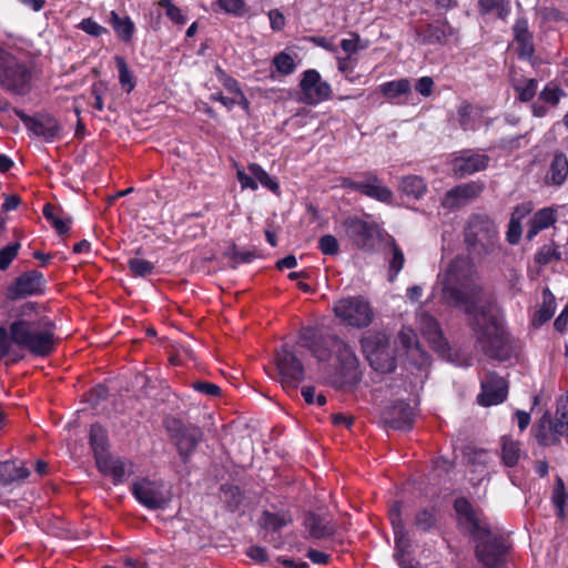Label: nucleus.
Segmentation results:
<instances>
[{"mask_svg":"<svg viewBox=\"0 0 568 568\" xmlns=\"http://www.w3.org/2000/svg\"><path fill=\"white\" fill-rule=\"evenodd\" d=\"M342 226L347 239L358 250L373 252L381 241L382 230L376 222L364 221L357 216L346 217Z\"/></svg>","mask_w":568,"mask_h":568,"instance_id":"9d476101","label":"nucleus"},{"mask_svg":"<svg viewBox=\"0 0 568 568\" xmlns=\"http://www.w3.org/2000/svg\"><path fill=\"white\" fill-rule=\"evenodd\" d=\"M488 161L489 158L485 154H473L457 159L454 164V170L460 176H465L486 169Z\"/></svg>","mask_w":568,"mask_h":568,"instance_id":"a878e982","label":"nucleus"},{"mask_svg":"<svg viewBox=\"0 0 568 568\" xmlns=\"http://www.w3.org/2000/svg\"><path fill=\"white\" fill-rule=\"evenodd\" d=\"M455 34V29L447 20L428 23L417 30L418 38L426 44H443L446 42L447 38L454 37Z\"/></svg>","mask_w":568,"mask_h":568,"instance_id":"412c9836","label":"nucleus"},{"mask_svg":"<svg viewBox=\"0 0 568 568\" xmlns=\"http://www.w3.org/2000/svg\"><path fill=\"white\" fill-rule=\"evenodd\" d=\"M159 4L165 10V14L176 24L183 26L186 23V17L182 13L181 9L174 6L172 0H159Z\"/></svg>","mask_w":568,"mask_h":568,"instance_id":"49530a36","label":"nucleus"},{"mask_svg":"<svg viewBox=\"0 0 568 568\" xmlns=\"http://www.w3.org/2000/svg\"><path fill=\"white\" fill-rule=\"evenodd\" d=\"M44 280L41 272L31 270L19 275L7 288L6 296L17 301L42 292Z\"/></svg>","mask_w":568,"mask_h":568,"instance_id":"dca6fc26","label":"nucleus"},{"mask_svg":"<svg viewBox=\"0 0 568 568\" xmlns=\"http://www.w3.org/2000/svg\"><path fill=\"white\" fill-rule=\"evenodd\" d=\"M551 183L561 185L568 175V159L566 154L559 152L554 155L549 169Z\"/></svg>","mask_w":568,"mask_h":568,"instance_id":"c756f323","label":"nucleus"},{"mask_svg":"<svg viewBox=\"0 0 568 568\" xmlns=\"http://www.w3.org/2000/svg\"><path fill=\"white\" fill-rule=\"evenodd\" d=\"M515 90L518 92V99L521 102H529L534 99L537 91V80L526 79L524 85H516Z\"/></svg>","mask_w":568,"mask_h":568,"instance_id":"603ef678","label":"nucleus"},{"mask_svg":"<svg viewBox=\"0 0 568 568\" xmlns=\"http://www.w3.org/2000/svg\"><path fill=\"white\" fill-rule=\"evenodd\" d=\"M132 495L150 510L165 509L173 498L172 485L162 479L141 478L131 487Z\"/></svg>","mask_w":568,"mask_h":568,"instance_id":"6e6552de","label":"nucleus"},{"mask_svg":"<svg viewBox=\"0 0 568 568\" xmlns=\"http://www.w3.org/2000/svg\"><path fill=\"white\" fill-rule=\"evenodd\" d=\"M513 31L516 42L532 40V33L529 31L526 18H518L513 27Z\"/></svg>","mask_w":568,"mask_h":568,"instance_id":"864d4df0","label":"nucleus"},{"mask_svg":"<svg viewBox=\"0 0 568 568\" xmlns=\"http://www.w3.org/2000/svg\"><path fill=\"white\" fill-rule=\"evenodd\" d=\"M128 266L134 275L142 277L150 275L154 270V265L151 262L136 257L130 258Z\"/></svg>","mask_w":568,"mask_h":568,"instance_id":"a18cd8bd","label":"nucleus"},{"mask_svg":"<svg viewBox=\"0 0 568 568\" xmlns=\"http://www.w3.org/2000/svg\"><path fill=\"white\" fill-rule=\"evenodd\" d=\"M382 93L387 98H396L410 92V82L407 79L389 81L381 87Z\"/></svg>","mask_w":568,"mask_h":568,"instance_id":"79ce46f5","label":"nucleus"},{"mask_svg":"<svg viewBox=\"0 0 568 568\" xmlns=\"http://www.w3.org/2000/svg\"><path fill=\"white\" fill-rule=\"evenodd\" d=\"M384 424L396 430H410L414 425V410L405 400L397 399L382 412Z\"/></svg>","mask_w":568,"mask_h":568,"instance_id":"f3484780","label":"nucleus"},{"mask_svg":"<svg viewBox=\"0 0 568 568\" xmlns=\"http://www.w3.org/2000/svg\"><path fill=\"white\" fill-rule=\"evenodd\" d=\"M31 68L11 52L0 48V88L14 97H24L32 91Z\"/></svg>","mask_w":568,"mask_h":568,"instance_id":"39448f33","label":"nucleus"},{"mask_svg":"<svg viewBox=\"0 0 568 568\" xmlns=\"http://www.w3.org/2000/svg\"><path fill=\"white\" fill-rule=\"evenodd\" d=\"M304 526L310 536L315 539H324L335 534V525L325 516L315 513H307L304 518Z\"/></svg>","mask_w":568,"mask_h":568,"instance_id":"4be33fe9","label":"nucleus"},{"mask_svg":"<svg viewBox=\"0 0 568 568\" xmlns=\"http://www.w3.org/2000/svg\"><path fill=\"white\" fill-rule=\"evenodd\" d=\"M30 475L28 468L18 465L14 460L0 463V485L9 486L16 481L24 480Z\"/></svg>","mask_w":568,"mask_h":568,"instance_id":"393cba45","label":"nucleus"},{"mask_svg":"<svg viewBox=\"0 0 568 568\" xmlns=\"http://www.w3.org/2000/svg\"><path fill=\"white\" fill-rule=\"evenodd\" d=\"M434 80L430 77H423L417 80L415 90L423 97H429L433 92Z\"/></svg>","mask_w":568,"mask_h":568,"instance_id":"69168bd1","label":"nucleus"},{"mask_svg":"<svg viewBox=\"0 0 568 568\" xmlns=\"http://www.w3.org/2000/svg\"><path fill=\"white\" fill-rule=\"evenodd\" d=\"M44 307L37 302H26L12 310L16 320L7 329L0 326V359L10 357V362L17 363L22 358L12 345L27 349L36 356H48L54 349V323L41 315Z\"/></svg>","mask_w":568,"mask_h":568,"instance_id":"f03ea898","label":"nucleus"},{"mask_svg":"<svg viewBox=\"0 0 568 568\" xmlns=\"http://www.w3.org/2000/svg\"><path fill=\"white\" fill-rule=\"evenodd\" d=\"M565 95V92L559 87H550L547 85L545 89L540 92V100H542L546 103H549L551 105H557L559 103L560 98Z\"/></svg>","mask_w":568,"mask_h":568,"instance_id":"4d7b16f0","label":"nucleus"},{"mask_svg":"<svg viewBox=\"0 0 568 568\" xmlns=\"http://www.w3.org/2000/svg\"><path fill=\"white\" fill-rule=\"evenodd\" d=\"M454 510L456 513L458 530L475 544L487 537L491 531L483 511L475 508L467 498H456L454 500Z\"/></svg>","mask_w":568,"mask_h":568,"instance_id":"0eeeda50","label":"nucleus"},{"mask_svg":"<svg viewBox=\"0 0 568 568\" xmlns=\"http://www.w3.org/2000/svg\"><path fill=\"white\" fill-rule=\"evenodd\" d=\"M556 303H555V296L550 292L549 288H545L542 291V305L541 307L536 312L532 323L535 326H540L548 322L555 313Z\"/></svg>","mask_w":568,"mask_h":568,"instance_id":"c85d7f7f","label":"nucleus"},{"mask_svg":"<svg viewBox=\"0 0 568 568\" xmlns=\"http://www.w3.org/2000/svg\"><path fill=\"white\" fill-rule=\"evenodd\" d=\"M318 248L324 255L334 256L339 252V244L334 235L325 234L318 240Z\"/></svg>","mask_w":568,"mask_h":568,"instance_id":"09e8293b","label":"nucleus"},{"mask_svg":"<svg viewBox=\"0 0 568 568\" xmlns=\"http://www.w3.org/2000/svg\"><path fill=\"white\" fill-rule=\"evenodd\" d=\"M521 236V225L518 219L511 216L509 224H508V231H507V241L510 244H517Z\"/></svg>","mask_w":568,"mask_h":568,"instance_id":"680f3d73","label":"nucleus"},{"mask_svg":"<svg viewBox=\"0 0 568 568\" xmlns=\"http://www.w3.org/2000/svg\"><path fill=\"white\" fill-rule=\"evenodd\" d=\"M548 424H551V418L548 413H545L540 418L535 433V437L541 446H549V436L551 435V432L549 433L547 430L549 428Z\"/></svg>","mask_w":568,"mask_h":568,"instance_id":"c03bdc74","label":"nucleus"},{"mask_svg":"<svg viewBox=\"0 0 568 568\" xmlns=\"http://www.w3.org/2000/svg\"><path fill=\"white\" fill-rule=\"evenodd\" d=\"M291 521L290 517L284 514L271 513L268 510H264L258 520L260 525L266 529L272 531H278L284 526H286Z\"/></svg>","mask_w":568,"mask_h":568,"instance_id":"c9c22d12","label":"nucleus"},{"mask_svg":"<svg viewBox=\"0 0 568 568\" xmlns=\"http://www.w3.org/2000/svg\"><path fill=\"white\" fill-rule=\"evenodd\" d=\"M21 245L19 242L12 243L0 250V271H6L18 255Z\"/></svg>","mask_w":568,"mask_h":568,"instance_id":"de8ad7c7","label":"nucleus"},{"mask_svg":"<svg viewBox=\"0 0 568 568\" xmlns=\"http://www.w3.org/2000/svg\"><path fill=\"white\" fill-rule=\"evenodd\" d=\"M424 334L437 352L445 353L447 351L448 343L443 335L439 323L434 317L429 316L425 320Z\"/></svg>","mask_w":568,"mask_h":568,"instance_id":"bb28decb","label":"nucleus"},{"mask_svg":"<svg viewBox=\"0 0 568 568\" xmlns=\"http://www.w3.org/2000/svg\"><path fill=\"white\" fill-rule=\"evenodd\" d=\"M333 311L342 323L357 328L367 327L374 320L369 303L362 296L341 298Z\"/></svg>","mask_w":568,"mask_h":568,"instance_id":"9b49d317","label":"nucleus"},{"mask_svg":"<svg viewBox=\"0 0 568 568\" xmlns=\"http://www.w3.org/2000/svg\"><path fill=\"white\" fill-rule=\"evenodd\" d=\"M270 23L271 28L274 31H281L285 26V18L284 14L277 10L273 9L268 12Z\"/></svg>","mask_w":568,"mask_h":568,"instance_id":"338daca9","label":"nucleus"},{"mask_svg":"<svg viewBox=\"0 0 568 568\" xmlns=\"http://www.w3.org/2000/svg\"><path fill=\"white\" fill-rule=\"evenodd\" d=\"M415 526L417 529L427 532L436 527L437 517L434 509L423 508L415 515Z\"/></svg>","mask_w":568,"mask_h":568,"instance_id":"a19ab883","label":"nucleus"},{"mask_svg":"<svg viewBox=\"0 0 568 568\" xmlns=\"http://www.w3.org/2000/svg\"><path fill=\"white\" fill-rule=\"evenodd\" d=\"M498 230L494 220L485 213H473L464 226V242L469 254L485 257L498 247Z\"/></svg>","mask_w":568,"mask_h":568,"instance_id":"20e7f679","label":"nucleus"},{"mask_svg":"<svg viewBox=\"0 0 568 568\" xmlns=\"http://www.w3.org/2000/svg\"><path fill=\"white\" fill-rule=\"evenodd\" d=\"M273 63L275 64L276 70L285 75L293 73L295 70L294 60L286 52H281L277 55H275Z\"/></svg>","mask_w":568,"mask_h":568,"instance_id":"8fccbe9b","label":"nucleus"},{"mask_svg":"<svg viewBox=\"0 0 568 568\" xmlns=\"http://www.w3.org/2000/svg\"><path fill=\"white\" fill-rule=\"evenodd\" d=\"M478 7L483 14L496 11L497 17L501 20H506L510 12L509 0H478Z\"/></svg>","mask_w":568,"mask_h":568,"instance_id":"f704fd0d","label":"nucleus"},{"mask_svg":"<svg viewBox=\"0 0 568 568\" xmlns=\"http://www.w3.org/2000/svg\"><path fill=\"white\" fill-rule=\"evenodd\" d=\"M110 20L119 38L129 42L134 32V24L131 19L129 17L121 18L115 11H111Z\"/></svg>","mask_w":568,"mask_h":568,"instance_id":"72a5a7b5","label":"nucleus"},{"mask_svg":"<svg viewBox=\"0 0 568 568\" xmlns=\"http://www.w3.org/2000/svg\"><path fill=\"white\" fill-rule=\"evenodd\" d=\"M320 335L312 326L303 327L300 332L301 345L310 351V345L314 344Z\"/></svg>","mask_w":568,"mask_h":568,"instance_id":"052dcab7","label":"nucleus"},{"mask_svg":"<svg viewBox=\"0 0 568 568\" xmlns=\"http://www.w3.org/2000/svg\"><path fill=\"white\" fill-rule=\"evenodd\" d=\"M474 106L468 102H463L457 110V120L463 130H468L473 123Z\"/></svg>","mask_w":568,"mask_h":568,"instance_id":"5fc2aeb1","label":"nucleus"},{"mask_svg":"<svg viewBox=\"0 0 568 568\" xmlns=\"http://www.w3.org/2000/svg\"><path fill=\"white\" fill-rule=\"evenodd\" d=\"M508 549L507 539L490 531L487 537L475 544V556L486 568H499L506 561Z\"/></svg>","mask_w":568,"mask_h":568,"instance_id":"ddd939ff","label":"nucleus"},{"mask_svg":"<svg viewBox=\"0 0 568 568\" xmlns=\"http://www.w3.org/2000/svg\"><path fill=\"white\" fill-rule=\"evenodd\" d=\"M246 555L251 559H253L254 561L260 562V564L266 562L268 559L266 549L261 546H251L247 549Z\"/></svg>","mask_w":568,"mask_h":568,"instance_id":"774afa93","label":"nucleus"},{"mask_svg":"<svg viewBox=\"0 0 568 568\" xmlns=\"http://www.w3.org/2000/svg\"><path fill=\"white\" fill-rule=\"evenodd\" d=\"M311 354L320 362H327L334 354L336 365L328 377L332 387L353 392L362 379L359 361L351 345L337 335L321 334L316 342L310 345Z\"/></svg>","mask_w":568,"mask_h":568,"instance_id":"7ed1b4c3","label":"nucleus"},{"mask_svg":"<svg viewBox=\"0 0 568 568\" xmlns=\"http://www.w3.org/2000/svg\"><path fill=\"white\" fill-rule=\"evenodd\" d=\"M440 284L442 300L468 316L476 343L486 356L499 362L517 356V343L505 329L497 303L493 300L480 303L481 287L474 282L473 265L467 258H454Z\"/></svg>","mask_w":568,"mask_h":568,"instance_id":"f257e3e1","label":"nucleus"},{"mask_svg":"<svg viewBox=\"0 0 568 568\" xmlns=\"http://www.w3.org/2000/svg\"><path fill=\"white\" fill-rule=\"evenodd\" d=\"M109 396V389L106 386L99 384L95 387H93L90 392V402L92 405L97 406L102 400H105Z\"/></svg>","mask_w":568,"mask_h":568,"instance_id":"e2e57ef3","label":"nucleus"},{"mask_svg":"<svg viewBox=\"0 0 568 568\" xmlns=\"http://www.w3.org/2000/svg\"><path fill=\"white\" fill-rule=\"evenodd\" d=\"M219 4L227 13L241 17L244 14V1L243 0H219Z\"/></svg>","mask_w":568,"mask_h":568,"instance_id":"13d9d810","label":"nucleus"},{"mask_svg":"<svg viewBox=\"0 0 568 568\" xmlns=\"http://www.w3.org/2000/svg\"><path fill=\"white\" fill-rule=\"evenodd\" d=\"M275 365L283 387L295 389L305 379L304 365L287 344L276 351Z\"/></svg>","mask_w":568,"mask_h":568,"instance_id":"f8f14e48","label":"nucleus"},{"mask_svg":"<svg viewBox=\"0 0 568 568\" xmlns=\"http://www.w3.org/2000/svg\"><path fill=\"white\" fill-rule=\"evenodd\" d=\"M500 458L506 467H515L520 458V444L509 436H503Z\"/></svg>","mask_w":568,"mask_h":568,"instance_id":"cd10ccee","label":"nucleus"},{"mask_svg":"<svg viewBox=\"0 0 568 568\" xmlns=\"http://www.w3.org/2000/svg\"><path fill=\"white\" fill-rule=\"evenodd\" d=\"M217 74L220 75V79L223 82V85L230 91L235 94H241V89L239 87V83L235 79L229 77L220 67H216Z\"/></svg>","mask_w":568,"mask_h":568,"instance_id":"0e129e2a","label":"nucleus"},{"mask_svg":"<svg viewBox=\"0 0 568 568\" xmlns=\"http://www.w3.org/2000/svg\"><path fill=\"white\" fill-rule=\"evenodd\" d=\"M363 194L384 203H390L393 199V192L390 189L383 185L378 176L373 173L365 174Z\"/></svg>","mask_w":568,"mask_h":568,"instance_id":"b1692460","label":"nucleus"},{"mask_svg":"<svg viewBox=\"0 0 568 568\" xmlns=\"http://www.w3.org/2000/svg\"><path fill=\"white\" fill-rule=\"evenodd\" d=\"M89 440L94 455L108 452V432L101 424L95 423L91 425Z\"/></svg>","mask_w":568,"mask_h":568,"instance_id":"7c9ffc66","label":"nucleus"},{"mask_svg":"<svg viewBox=\"0 0 568 568\" xmlns=\"http://www.w3.org/2000/svg\"><path fill=\"white\" fill-rule=\"evenodd\" d=\"M551 499L558 510L557 516L564 518L568 493L566 491L565 483L560 476L556 477Z\"/></svg>","mask_w":568,"mask_h":568,"instance_id":"e433bc0d","label":"nucleus"},{"mask_svg":"<svg viewBox=\"0 0 568 568\" xmlns=\"http://www.w3.org/2000/svg\"><path fill=\"white\" fill-rule=\"evenodd\" d=\"M399 189L405 195L419 199L426 192L427 186L420 176L407 175L402 178Z\"/></svg>","mask_w":568,"mask_h":568,"instance_id":"2f4dec72","label":"nucleus"},{"mask_svg":"<svg viewBox=\"0 0 568 568\" xmlns=\"http://www.w3.org/2000/svg\"><path fill=\"white\" fill-rule=\"evenodd\" d=\"M300 88L304 94L303 101L311 105L328 99L332 93L331 85L322 81L321 74L314 69L306 70L303 73Z\"/></svg>","mask_w":568,"mask_h":568,"instance_id":"a211bd4d","label":"nucleus"},{"mask_svg":"<svg viewBox=\"0 0 568 568\" xmlns=\"http://www.w3.org/2000/svg\"><path fill=\"white\" fill-rule=\"evenodd\" d=\"M248 171L251 175L255 178L264 187L271 190L274 194L280 193L278 183L270 176V174L257 163H251L248 165Z\"/></svg>","mask_w":568,"mask_h":568,"instance_id":"58836bf2","label":"nucleus"},{"mask_svg":"<svg viewBox=\"0 0 568 568\" xmlns=\"http://www.w3.org/2000/svg\"><path fill=\"white\" fill-rule=\"evenodd\" d=\"M557 221L556 210L544 207L538 210L529 221L526 237L531 241L540 231L551 226Z\"/></svg>","mask_w":568,"mask_h":568,"instance_id":"5701e85b","label":"nucleus"},{"mask_svg":"<svg viewBox=\"0 0 568 568\" xmlns=\"http://www.w3.org/2000/svg\"><path fill=\"white\" fill-rule=\"evenodd\" d=\"M163 425L176 447L182 462L184 464L189 463L191 456L204 438L203 430L199 426L185 423L176 417H166Z\"/></svg>","mask_w":568,"mask_h":568,"instance_id":"423d86ee","label":"nucleus"},{"mask_svg":"<svg viewBox=\"0 0 568 568\" xmlns=\"http://www.w3.org/2000/svg\"><path fill=\"white\" fill-rule=\"evenodd\" d=\"M389 515L395 535L394 557L398 565L400 566V568H415L412 565V560L406 558V555H408V549L410 547V539L407 536V532L400 519L399 503L395 504V506L390 509Z\"/></svg>","mask_w":568,"mask_h":568,"instance_id":"aec40b11","label":"nucleus"},{"mask_svg":"<svg viewBox=\"0 0 568 568\" xmlns=\"http://www.w3.org/2000/svg\"><path fill=\"white\" fill-rule=\"evenodd\" d=\"M560 252L552 245H544L535 256V262L539 265H546L552 260H560Z\"/></svg>","mask_w":568,"mask_h":568,"instance_id":"3c124183","label":"nucleus"},{"mask_svg":"<svg viewBox=\"0 0 568 568\" xmlns=\"http://www.w3.org/2000/svg\"><path fill=\"white\" fill-rule=\"evenodd\" d=\"M222 499L230 511H235L242 504V491L237 486L222 485L221 486Z\"/></svg>","mask_w":568,"mask_h":568,"instance_id":"4c0bfd02","label":"nucleus"},{"mask_svg":"<svg viewBox=\"0 0 568 568\" xmlns=\"http://www.w3.org/2000/svg\"><path fill=\"white\" fill-rule=\"evenodd\" d=\"M13 112L20 118L29 131L47 141H52L61 131L58 121L48 113H37L31 116L17 108H13Z\"/></svg>","mask_w":568,"mask_h":568,"instance_id":"2eb2a0df","label":"nucleus"},{"mask_svg":"<svg viewBox=\"0 0 568 568\" xmlns=\"http://www.w3.org/2000/svg\"><path fill=\"white\" fill-rule=\"evenodd\" d=\"M507 381L491 372L481 382V393L478 395L477 402L485 407L498 405L507 398Z\"/></svg>","mask_w":568,"mask_h":568,"instance_id":"6ab92c4d","label":"nucleus"},{"mask_svg":"<svg viewBox=\"0 0 568 568\" xmlns=\"http://www.w3.org/2000/svg\"><path fill=\"white\" fill-rule=\"evenodd\" d=\"M54 210L55 207L52 204L47 203L43 207V215L48 221L51 222L52 226L55 229L59 235H64L69 232V225L72 220L71 217L62 220L61 217L55 215Z\"/></svg>","mask_w":568,"mask_h":568,"instance_id":"ea45409f","label":"nucleus"},{"mask_svg":"<svg viewBox=\"0 0 568 568\" xmlns=\"http://www.w3.org/2000/svg\"><path fill=\"white\" fill-rule=\"evenodd\" d=\"M484 190L485 184L480 181H470L456 185L444 194L442 206L449 211L459 210L478 199Z\"/></svg>","mask_w":568,"mask_h":568,"instance_id":"4468645a","label":"nucleus"},{"mask_svg":"<svg viewBox=\"0 0 568 568\" xmlns=\"http://www.w3.org/2000/svg\"><path fill=\"white\" fill-rule=\"evenodd\" d=\"M115 62H116V67L119 70V81H120L122 88L128 93H130L135 87L134 77L132 75L131 71L129 70V67L123 57L116 55Z\"/></svg>","mask_w":568,"mask_h":568,"instance_id":"37998d69","label":"nucleus"},{"mask_svg":"<svg viewBox=\"0 0 568 568\" xmlns=\"http://www.w3.org/2000/svg\"><path fill=\"white\" fill-rule=\"evenodd\" d=\"M79 27L88 34L93 37H100L102 33H106L108 29L98 24L91 18L83 19Z\"/></svg>","mask_w":568,"mask_h":568,"instance_id":"bf43d9fd","label":"nucleus"},{"mask_svg":"<svg viewBox=\"0 0 568 568\" xmlns=\"http://www.w3.org/2000/svg\"><path fill=\"white\" fill-rule=\"evenodd\" d=\"M363 351L371 367L379 373L389 374L396 369L395 349L386 333H373L363 339Z\"/></svg>","mask_w":568,"mask_h":568,"instance_id":"1a4fd4ad","label":"nucleus"},{"mask_svg":"<svg viewBox=\"0 0 568 568\" xmlns=\"http://www.w3.org/2000/svg\"><path fill=\"white\" fill-rule=\"evenodd\" d=\"M389 248L392 256L388 260V281L394 282L398 273L402 271L405 256L400 247L397 245L394 239L389 242Z\"/></svg>","mask_w":568,"mask_h":568,"instance_id":"473e14b6","label":"nucleus"},{"mask_svg":"<svg viewBox=\"0 0 568 568\" xmlns=\"http://www.w3.org/2000/svg\"><path fill=\"white\" fill-rule=\"evenodd\" d=\"M192 388L200 394L209 397H217L221 395V388L216 384L206 381H195L191 384Z\"/></svg>","mask_w":568,"mask_h":568,"instance_id":"6e6d98bb","label":"nucleus"}]
</instances>
